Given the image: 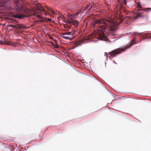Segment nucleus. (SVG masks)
I'll use <instances>...</instances> for the list:
<instances>
[{
	"label": "nucleus",
	"instance_id": "obj_1",
	"mask_svg": "<svg viewBox=\"0 0 151 151\" xmlns=\"http://www.w3.org/2000/svg\"><path fill=\"white\" fill-rule=\"evenodd\" d=\"M123 5L119 3L118 4L117 6L114 9V12H116V18L114 20L112 18L108 19H96L94 22L95 24H98V32L96 34L93 35L100 40H102L105 37V33H106L109 31H114L116 30L118 28V25L119 24L122 22L123 20L126 19V20H129L130 19L129 16L124 17L121 14V12L120 10L123 8Z\"/></svg>",
	"mask_w": 151,
	"mask_h": 151
},
{
	"label": "nucleus",
	"instance_id": "obj_2",
	"mask_svg": "<svg viewBox=\"0 0 151 151\" xmlns=\"http://www.w3.org/2000/svg\"><path fill=\"white\" fill-rule=\"evenodd\" d=\"M125 49L118 48L114 50L109 52L107 55V57L109 58L110 59L115 57L117 55L120 53L122 51H124Z\"/></svg>",
	"mask_w": 151,
	"mask_h": 151
},
{
	"label": "nucleus",
	"instance_id": "obj_3",
	"mask_svg": "<svg viewBox=\"0 0 151 151\" xmlns=\"http://www.w3.org/2000/svg\"><path fill=\"white\" fill-rule=\"evenodd\" d=\"M73 33L70 32H66L61 33L62 37L63 38L71 40L73 39L74 37L73 35Z\"/></svg>",
	"mask_w": 151,
	"mask_h": 151
},
{
	"label": "nucleus",
	"instance_id": "obj_4",
	"mask_svg": "<svg viewBox=\"0 0 151 151\" xmlns=\"http://www.w3.org/2000/svg\"><path fill=\"white\" fill-rule=\"evenodd\" d=\"M139 18H141L147 19H148V16L147 15L144 14L142 12H137L136 15L134 17V19H137Z\"/></svg>",
	"mask_w": 151,
	"mask_h": 151
},
{
	"label": "nucleus",
	"instance_id": "obj_5",
	"mask_svg": "<svg viewBox=\"0 0 151 151\" xmlns=\"http://www.w3.org/2000/svg\"><path fill=\"white\" fill-rule=\"evenodd\" d=\"M7 26L8 27H13V29H19L20 28H24V26L23 25L19 24H17L15 25L9 24Z\"/></svg>",
	"mask_w": 151,
	"mask_h": 151
},
{
	"label": "nucleus",
	"instance_id": "obj_6",
	"mask_svg": "<svg viewBox=\"0 0 151 151\" xmlns=\"http://www.w3.org/2000/svg\"><path fill=\"white\" fill-rule=\"evenodd\" d=\"M137 9H138V10H142L143 11H145V12H148L149 9H151V8H145V9H141L142 8V7H141V5L139 4H138L137 5Z\"/></svg>",
	"mask_w": 151,
	"mask_h": 151
},
{
	"label": "nucleus",
	"instance_id": "obj_7",
	"mask_svg": "<svg viewBox=\"0 0 151 151\" xmlns=\"http://www.w3.org/2000/svg\"><path fill=\"white\" fill-rule=\"evenodd\" d=\"M14 16L15 18H19V19H22L23 17H22V16H21V15H19L18 14L14 15Z\"/></svg>",
	"mask_w": 151,
	"mask_h": 151
},
{
	"label": "nucleus",
	"instance_id": "obj_8",
	"mask_svg": "<svg viewBox=\"0 0 151 151\" xmlns=\"http://www.w3.org/2000/svg\"><path fill=\"white\" fill-rule=\"evenodd\" d=\"M81 43V42H80V41H77L75 42V45L76 46H78L80 45Z\"/></svg>",
	"mask_w": 151,
	"mask_h": 151
},
{
	"label": "nucleus",
	"instance_id": "obj_9",
	"mask_svg": "<svg viewBox=\"0 0 151 151\" xmlns=\"http://www.w3.org/2000/svg\"><path fill=\"white\" fill-rule=\"evenodd\" d=\"M135 39V38H134L133 39L132 41L130 43V45H129V46H128V47H130L132 46V45L134 43V40Z\"/></svg>",
	"mask_w": 151,
	"mask_h": 151
},
{
	"label": "nucleus",
	"instance_id": "obj_10",
	"mask_svg": "<svg viewBox=\"0 0 151 151\" xmlns=\"http://www.w3.org/2000/svg\"><path fill=\"white\" fill-rule=\"evenodd\" d=\"M35 15L38 17H39V18H42V17L41 16V15H39V14H37V13H36L35 14Z\"/></svg>",
	"mask_w": 151,
	"mask_h": 151
},
{
	"label": "nucleus",
	"instance_id": "obj_11",
	"mask_svg": "<svg viewBox=\"0 0 151 151\" xmlns=\"http://www.w3.org/2000/svg\"><path fill=\"white\" fill-rule=\"evenodd\" d=\"M68 23L70 24L71 25H74V23L71 21H68Z\"/></svg>",
	"mask_w": 151,
	"mask_h": 151
},
{
	"label": "nucleus",
	"instance_id": "obj_12",
	"mask_svg": "<svg viewBox=\"0 0 151 151\" xmlns=\"http://www.w3.org/2000/svg\"><path fill=\"white\" fill-rule=\"evenodd\" d=\"M53 47L55 48H58V47H59L58 46L57 44L54 45H53Z\"/></svg>",
	"mask_w": 151,
	"mask_h": 151
},
{
	"label": "nucleus",
	"instance_id": "obj_13",
	"mask_svg": "<svg viewBox=\"0 0 151 151\" xmlns=\"http://www.w3.org/2000/svg\"><path fill=\"white\" fill-rule=\"evenodd\" d=\"M122 1L123 4H124L125 5L127 4L126 0H122Z\"/></svg>",
	"mask_w": 151,
	"mask_h": 151
},
{
	"label": "nucleus",
	"instance_id": "obj_14",
	"mask_svg": "<svg viewBox=\"0 0 151 151\" xmlns=\"http://www.w3.org/2000/svg\"><path fill=\"white\" fill-rule=\"evenodd\" d=\"M39 11H45L44 8L42 7L40 9H39Z\"/></svg>",
	"mask_w": 151,
	"mask_h": 151
},
{
	"label": "nucleus",
	"instance_id": "obj_15",
	"mask_svg": "<svg viewBox=\"0 0 151 151\" xmlns=\"http://www.w3.org/2000/svg\"><path fill=\"white\" fill-rule=\"evenodd\" d=\"M17 22L15 21H13L12 22V23L14 24H16Z\"/></svg>",
	"mask_w": 151,
	"mask_h": 151
},
{
	"label": "nucleus",
	"instance_id": "obj_16",
	"mask_svg": "<svg viewBox=\"0 0 151 151\" xmlns=\"http://www.w3.org/2000/svg\"><path fill=\"white\" fill-rule=\"evenodd\" d=\"M47 20L48 21H51V19L50 18H47Z\"/></svg>",
	"mask_w": 151,
	"mask_h": 151
},
{
	"label": "nucleus",
	"instance_id": "obj_17",
	"mask_svg": "<svg viewBox=\"0 0 151 151\" xmlns=\"http://www.w3.org/2000/svg\"><path fill=\"white\" fill-rule=\"evenodd\" d=\"M90 9L91 8V7H92V5H91V4H89V5L88 6V7L90 6Z\"/></svg>",
	"mask_w": 151,
	"mask_h": 151
},
{
	"label": "nucleus",
	"instance_id": "obj_18",
	"mask_svg": "<svg viewBox=\"0 0 151 151\" xmlns=\"http://www.w3.org/2000/svg\"><path fill=\"white\" fill-rule=\"evenodd\" d=\"M80 12H78L76 14L78 15L80 13Z\"/></svg>",
	"mask_w": 151,
	"mask_h": 151
},
{
	"label": "nucleus",
	"instance_id": "obj_19",
	"mask_svg": "<svg viewBox=\"0 0 151 151\" xmlns=\"http://www.w3.org/2000/svg\"><path fill=\"white\" fill-rule=\"evenodd\" d=\"M2 41L0 40V45L1 44H2Z\"/></svg>",
	"mask_w": 151,
	"mask_h": 151
},
{
	"label": "nucleus",
	"instance_id": "obj_20",
	"mask_svg": "<svg viewBox=\"0 0 151 151\" xmlns=\"http://www.w3.org/2000/svg\"><path fill=\"white\" fill-rule=\"evenodd\" d=\"M7 44L8 45H10V42H9V43H8Z\"/></svg>",
	"mask_w": 151,
	"mask_h": 151
},
{
	"label": "nucleus",
	"instance_id": "obj_21",
	"mask_svg": "<svg viewBox=\"0 0 151 151\" xmlns=\"http://www.w3.org/2000/svg\"><path fill=\"white\" fill-rule=\"evenodd\" d=\"M114 62L116 64V63L114 61Z\"/></svg>",
	"mask_w": 151,
	"mask_h": 151
},
{
	"label": "nucleus",
	"instance_id": "obj_22",
	"mask_svg": "<svg viewBox=\"0 0 151 151\" xmlns=\"http://www.w3.org/2000/svg\"><path fill=\"white\" fill-rule=\"evenodd\" d=\"M127 48H127H125L124 49H124V50H125V49H126Z\"/></svg>",
	"mask_w": 151,
	"mask_h": 151
},
{
	"label": "nucleus",
	"instance_id": "obj_23",
	"mask_svg": "<svg viewBox=\"0 0 151 151\" xmlns=\"http://www.w3.org/2000/svg\"><path fill=\"white\" fill-rule=\"evenodd\" d=\"M139 35H141V34H140L139 33Z\"/></svg>",
	"mask_w": 151,
	"mask_h": 151
}]
</instances>
